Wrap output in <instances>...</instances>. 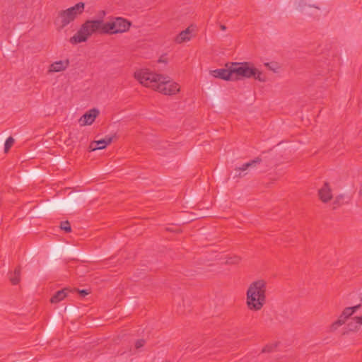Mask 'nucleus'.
Listing matches in <instances>:
<instances>
[{
	"mask_svg": "<svg viewBox=\"0 0 362 362\" xmlns=\"http://www.w3.org/2000/svg\"><path fill=\"white\" fill-rule=\"evenodd\" d=\"M69 291L68 288H64L62 290L58 291L51 298L50 302L52 303H57L64 299L67 295V292Z\"/></svg>",
	"mask_w": 362,
	"mask_h": 362,
	"instance_id": "obj_13",
	"label": "nucleus"
},
{
	"mask_svg": "<svg viewBox=\"0 0 362 362\" xmlns=\"http://www.w3.org/2000/svg\"><path fill=\"white\" fill-rule=\"evenodd\" d=\"M361 325H362L358 324L356 322L354 321L353 318H351V320L347 325L349 330L351 332H356L359 329Z\"/></svg>",
	"mask_w": 362,
	"mask_h": 362,
	"instance_id": "obj_18",
	"label": "nucleus"
},
{
	"mask_svg": "<svg viewBox=\"0 0 362 362\" xmlns=\"http://www.w3.org/2000/svg\"><path fill=\"white\" fill-rule=\"evenodd\" d=\"M359 194L362 195V189L360 190Z\"/></svg>",
	"mask_w": 362,
	"mask_h": 362,
	"instance_id": "obj_28",
	"label": "nucleus"
},
{
	"mask_svg": "<svg viewBox=\"0 0 362 362\" xmlns=\"http://www.w3.org/2000/svg\"><path fill=\"white\" fill-rule=\"evenodd\" d=\"M130 25L131 23L129 21L121 17L116 18L107 23H104L103 20H88L70 38L69 42L73 45L86 42L88 37L95 33L100 34L124 33L129 29Z\"/></svg>",
	"mask_w": 362,
	"mask_h": 362,
	"instance_id": "obj_1",
	"label": "nucleus"
},
{
	"mask_svg": "<svg viewBox=\"0 0 362 362\" xmlns=\"http://www.w3.org/2000/svg\"><path fill=\"white\" fill-rule=\"evenodd\" d=\"M344 197V194H339L338 196L336 197V199L334 201V204H338L341 199H343Z\"/></svg>",
	"mask_w": 362,
	"mask_h": 362,
	"instance_id": "obj_23",
	"label": "nucleus"
},
{
	"mask_svg": "<svg viewBox=\"0 0 362 362\" xmlns=\"http://www.w3.org/2000/svg\"><path fill=\"white\" fill-rule=\"evenodd\" d=\"M261 161H262L261 158H257L255 160H252L248 163H244L243 165H242L241 167L236 168L235 170L238 171V172L245 171L247 169H248L250 167L255 166L256 164L260 163Z\"/></svg>",
	"mask_w": 362,
	"mask_h": 362,
	"instance_id": "obj_15",
	"label": "nucleus"
},
{
	"mask_svg": "<svg viewBox=\"0 0 362 362\" xmlns=\"http://www.w3.org/2000/svg\"><path fill=\"white\" fill-rule=\"evenodd\" d=\"M10 281L13 285H17L21 281V267H18L13 273H11Z\"/></svg>",
	"mask_w": 362,
	"mask_h": 362,
	"instance_id": "obj_14",
	"label": "nucleus"
},
{
	"mask_svg": "<svg viewBox=\"0 0 362 362\" xmlns=\"http://www.w3.org/2000/svg\"><path fill=\"white\" fill-rule=\"evenodd\" d=\"M191 33L192 30L190 28L188 27L187 29L179 33V35L175 38V42L177 43L181 44L182 42L189 41L191 39Z\"/></svg>",
	"mask_w": 362,
	"mask_h": 362,
	"instance_id": "obj_11",
	"label": "nucleus"
},
{
	"mask_svg": "<svg viewBox=\"0 0 362 362\" xmlns=\"http://www.w3.org/2000/svg\"><path fill=\"white\" fill-rule=\"evenodd\" d=\"M353 320L356 322L358 324L362 325V315L358 317H353Z\"/></svg>",
	"mask_w": 362,
	"mask_h": 362,
	"instance_id": "obj_24",
	"label": "nucleus"
},
{
	"mask_svg": "<svg viewBox=\"0 0 362 362\" xmlns=\"http://www.w3.org/2000/svg\"><path fill=\"white\" fill-rule=\"evenodd\" d=\"M267 282L263 279L252 281L246 291V305L251 311H259L267 303Z\"/></svg>",
	"mask_w": 362,
	"mask_h": 362,
	"instance_id": "obj_3",
	"label": "nucleus"
},
{
	"mask_svg": "<svg viewBox=\"0 0 362 362\" xmlns=\"http://www.w3.org/2000/svg\"><path fill=\"white\" fill-rule=\"evenodd\" d=\"M226 69H217L211 71V74L215 78H221L225 81H233L231 63L226 64Z\"/></svg>",
	"mask_w": 362,
	"mask_h": 362,
	"instance_id": "obj_6",
	"label": "nucleus"
},
{
	"mask_svg": "<svg viewBox=\"0 0 362 362\" xmlns=\"http://www.w3.org/2000/svg\"><path fill=\"white\" fill-rule=\"evenodd\" d=\"M233 81L252 78L255 74L253 64L250 62H231Z\"/></svg>",
	"mask_w": 362,
	"mask_h": 362,
	"instance_id": "obj_5",
	"label": "nucleus"
},
{
	"mask_svg": "<svg viewBox=\"0 0 362 362\" xmlns=\"http://www.w3.org/2000/svg\"><path fill=\"white\" fill-rule=\"evenodd\" d=\"M14 144V139L13 137L11 136H9L6 140V142H5V144H4V151L6 153L9 151V149L11 148V146L13 145Z\"/></svg>",
	"mask_w": 362,
	"mask_h": 362,
	"instance_id": "obj_19",
	"label": "nucleus"
},
{
	"mask_svg": "<svg viewBox=\"0 0 362 362\" xmlns=\"http://www.w3.org/2000/svg\"><path fill=\"white\" fill-rule=\"evenodd\" d=\"M78 293L83 297L86 296V295H88L89 293V292L87 290H85V289L78 290Z\"/></svg>",
	"mask_w": 362,
	"mask_h": 362,
	"instance_id": "obj_25",
	"label": "nucleus"
},
{
	"mask_svg": "<svg viewBox=\"0 0 362 362\" xmlns=\"http://www.w3.org/2000/svg\"><path fill=\"white\" fill-rule=\"evenodd\" d=\"M69 64L70 62L68 59L56 61L49 65L48 72H60L64 71L69 67Z\"/></svg>",
	"mask_w": 362,
	"mask_h": 362,
	"instance_id": "obj_9",
	"label": "nucleus"
},
{
	"mask_svg": "<svg viewBox=\"0 0 362 362\" xmlns=\"http://www.w3.org/2000/svg\"><path fill=\"white\" fill-rule=\"evenodd\" d=\"M83 10L84 4L78 2L66 10L59 11L54 19L56 29L58 31L63 30L69 23H72L78 15L81 14Z\"/></svg>",
	"mask_w": 362,
	"mask_h": 362,
	"instance_id": "obj_4",
	"label": "nucleus"
},
{
	"mask_svg": "<svg viewBox=\"0 0 362 362\" xmlns=\"http://www.w3.org/2000/svg\"><path fill=\"white\" fill-rule=\"evenodd\" d=\"M220 28H221L222 30H226V25H221Z\"/></svg>",
	"mask_w": 362,
	"mask_h": 362,
	"instance_id": "obj_27",
	"label": "nucleus"
},
{
	"mask_svg": "<svg viewBox=\"0 0 362 362\" xmlns=\"http://www.w3.org/2000/svg\"><path fill=\"white\" fill-rule=\"evenodd\" d=\"M134 76L142 86L165 95H174L180 91V86L166 75L151 71L147 69L136 70Z\"/></svg>",
	"mask_w": 362,
	"mask_h": 362,
	"instance_id": "obj_2",
	"label": "nucleus"
},
{
	"mask_svg": "<svg viewBox=\"0 0 362 362\" xmlns=\"http://www.w3.org/2000/svg\"><path fill=\"white\" fill-rule=\"evenodd\" d=\"M112 141V139L111 137H107L98 141H94L90 143L89 146V148L90 151H95L98 149H103L105 148L107 145L110 144Z\"/></svg>",
	"mask_w": 362,
	"mask_h": 362,
	"instance_id": "obj_10",
	"label": "nucleus"
},
{
	"mask_svg": "<svg viewBox=\"0 0 362 362\" xmlns=\"http://www.w3.org/2000/svg\"><path fill=\"white\" fill-rule=\"evenodd\" d=\"M253 70H254V72L255 74L252 75V78H254L256 80H258L259 81H261V82H265L266 81V77L264 76H263L262 73L259 71L257 69H256L254 66H253Z\"/></svg>",
	"mask_w": 362,
	"mask_h": 362,
	"instance_id": "obj_17",
	"label": "nucleus"
},
{
	"mask_svg": "<svg viewBox=\"0 0 362 362\" xmlns=\"http://www.w3.org/2000/svg\"><path fill=\"white\" fill-rule=\"evenodd\" d=\"M360 307L361 305L359 304L355 306L345 308L343 310L341 314L349 319L355 312L358 310Z\"/></svg>",
	"mask_w": 362,
	"mask_h": 362,
	"instance_id": "obj_16",
	"label": "nucleus"
},
{
	"mask_svg": "<svg viewBox=\"0 0 362 362\" xmlns=\"http://www.w3.org/2000/svg\"><path fill=\"white\" fill-rule=\"evenodd\" d=\"M347 320L348 318H346L344 315L341 314L339 318L331 324L329 327V332H335L339 327L344 325Z\"/></svg>",
	"mask_w": 362,
	"mask_h": 362,
	"instance_id": "obj_12",
	"label": "nucleus"
},
{
	"mask_svg": "<svg viewBox=\"0 0 362 362\" xmlns=\"http://www.w3.org/2000/svg\"><path fill=\"white\" fill-rule=\"evenodd\" d=\"M238 176L241 177V173H239Z\"/></svg>",
	"mask_w": 362,
	"mask_h": 362,
	"instance_id": "obj_29",
	"label": "nucleus"
},
{
	"mask_svg": "<svg viewBox=\"0 0 362 362\" xmlns=\"http://www.w3.org/2000/svg\"><path fill=\"white\" fill-rule=\"evenodd\" d=\"M318 197L323 203H327L333 198L332 190L330 184L325 182L323 185L318 189Z\"/></svg>",
	"mask_w": 362,
	"mask_h": 362,
	"instance_id": "obj_7",
	"label": "nucleus"
},
{
	"mask_svg": "<svg viewBox=\"0 0 362 362\" xmlns=\"http://www.w3.org/2000/svg\"><path fill=\"white\" fill-rule=\"evenodd\" d=\"M99 113V110L96 108L88 110L79 119L80 124L82 126L92 124Z\"/></svg>",
	"mask_w": 362,
	"mask_h": 362,
	"instance_id": "obj_8",
	"label": "nucleus"
},
{
	"mask_svg": "<svg viewBox=\"0 0 362 362\" xmlns=\"http://www.w3.org/2000/svg\"><path fill=\"white\" fill-rule=\"evenodd\" d=\"M271 347L269 346H266L263 349L262 352H268L270 351Z\"/></svg>",
	"mask_w": 362,
	"mask_h": 362,
	"instance_id": "obj_26",
	"label": "nucleus"
},
{
	"mask_svg": "<svg viewBox=\"0 0 362 362\" xmlns=\"http://www.w3.org/2000/svg\"><path fill=\"white\" fill-rule=\"evenodd\" d=\"M146 341L143 339H139L135 343V348L139 349L144 346Z\"/></svg>",
	"mask_w": 362,
	"mask_h": 362,
	"instance_id": "obj_22",
	"label": "nucleus"
},
{
	"mask_svg": "<svg viewBox=\"0 0 362 362\" xmlns=\"http://www.w3.org/2000/svg\"><path fill=\"white\" fill-rule=\"evenodd\" d=\"M240 257L238 256H234L233 257H230L227 259L226 262L228 264H238L240 262Z\"/></svg>",
	"mask_w": 362,
	"mask_h": 362,
	"instance_id": "obj_21",
	"label": "nucleus"
},
{
	"mask_svg": "<svg viewBox=\"0 0 362 362\" xmlns=\"http://www.w3.org/2000/svg\"><path fill=\"white\" fill-rule=\"evenodd\" d=\"M60 228L66 233H70L71 231V225L68 221H62L60 223Z\"/></svg>",
	"mask_w": 362,
	"mask_h": 362,
	"instance_id": "obj_20",
	"label": "nucleus"
}]
</instances>
